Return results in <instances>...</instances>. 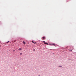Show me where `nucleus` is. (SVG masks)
Here are the masks:
<instances>
[{
  "instance_id": "obj_1",
  "label": "nucleus",
  "mask_w": 76,
  "mask_h": 76,
  "mask_svg": "<svg viewBox=\"0 0 76 76\" xmlns=\"http://www.w3.org/2000/svg\"><path fill=\"white\" fill-rule=\"evenodd\" d=\"M43 42H44V44H47V45H48V43H46L45 42V41H43Z\"/></svg>"
},
{
  "instance_id": "obj_2",
  "label": "nucleus",
  "mask_w": 76,
  "mask_h": 76,
  "mask_svg": "<svg viewBox=\"0 0 76 76\" xmlns=\"http://www.w3.org/2000/svg\"><path fill=\"white\" fill-rule=\"evenodd\" d=\"M23 43L24 44V45H25V44H26V43L24 41L23 42Z\"/></svg>"
},
{
  "instance_id": "obj_3",
  "label": "nucleus",
  "mask_w": 76,
  "mask_h": 76,
  "mask_svg": "<svg viewBox=\"0 0 76 76\" xmlns=\"http://www.w3.org/2000/svg\"><path fill=\"white\" fill-rule=\"evenodd\" d=\"M32 42L33 43H34V44H37L36 42H33V41H32Z\"/></svg>"
},
{
  "instance_id": "obj_4",
  "label": "nucleus",
  "mask_w": 76,
  "mask_h": 76,
  "mask_svg": "<svg viewBox=\"0 0 76 76\" xmlns=\"http://www.w3.org/2000/svg\"><path fill=\"white\" fill-rule=\"evenodd\" d=\"M52 45H54V46H55L56 45V44H52Z\"/></svg>"
},
{
  "instance_id": "obj_5",
  "label": "nucleus",
  "mask_w": 76,
  "mask_h": 76,
  "mask_svg": "<svg viewBox=\"0 0 76 76\" xmlns=\"http://www.w3.org/2000/svg\"><path fill=\"white\" fill-rule=\"evenodd\" d=\"M19 50H22V48H20L18 49Z\"/></svg>"
},
{
  "instance_id": "obj_6",
  "label": "nucleus",
  "mask_w": 76,
  "mask_h": 76,
  "mask_svg": "<svg viewBox=\"0 0 76 76\" xmlns=\"http://www.w3.org/2000/svg\"><path fill=\"white\" fill-rule=\"evenodd\" d=\"M43 39H45V37H42Z\"/></svg>"
},
{
  "instance_id": "obj_7",
  "label": "nucleus",
  "mask_w": 76,
  "mask_h": 76,
  "mask_svg": "<svg viewBox=\"0 0 76 76\" xmlns=\"http://www.w3.org/2000/svg\"><path fill=\"white\" fill-rule=\"evenodd\" d=\"M20 55H22V53H20Z\"/></svg>"
},
{
  "instance_id": "obj_8",
  "label": "nucleus",
  "mask_w": 76,
  "mask_h": 76,
  "mask_svg": "<svg viewBox=\"0 0 76 76\" xmlns=\"http://www.w3.org/2000/svg\"><path fill=\"white\" fill-rule=\"evenodd\" d=\"M9 41H8V42H7V43H8V42H9Z\"/></svg>"
},
{
  "instance_id": "obj_9",
  "label": "nucleus",
  "mask_w": 76,
  "mask_h": 76,
  "mask_svg": "<svg viewBox=\"0 0 76 76\" xmlns=\"http://www.w3.org/2000/svg\"><path fill=\"white\" fill-rule=\"evenodd\" d=\"M60 67H61L62 66H61Z\"/></svg>"
},
{
  "instance_id": "obj_10",
  "label": "nucleus",
  "mask_w": 76,
  "mask_h": 76,
  "mask_svg": "<svg viewBox=\"0 0 76 76\" xmlns=\"http://www.w3.org/2000/svg\"><path fill=\"white\" fill-rule=\"evenodd\" d=\"M34 51H35V50H34Z\"/></svg>"
},
{
  "instance_id": "obj_11",
  "label": "nucleus",
  "mask_w": 76,
  "mask_h": 76,
  "mask_svg": "<svg viewBox=\"0 0 76 76\" xmlns=\"http://www.w3.org/2000/svg\"><path fill=\"white\" fill-rule=\"evenodd\" d=\"M13 51H14V50H13Z\"/></svg>"
}]
</instances>
